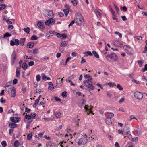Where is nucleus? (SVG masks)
I'll return each instance as SVG.
<instances>
[{
  "instance_id": "f257e3e1",
  "label": "nucleus",
  "mask_w": 147,
  "mask_h": 147,
  "mask_svg": "<svg viewBox=\"0 0 147 147\" xmlns=\"http://www.w3.org/2000/svg\"><path fill=\"white\" fill-rule=\"evenodd\" d=\"M75 141L79 145H84L87 142V136H84L79 133L74 134Z\"/></svg>"
},
{
  "instance_id": "f03ea898",
  "label": "nucleus",
  "mask_w": 147,
  "mask_h": 147,
  "mask_svg": "<svg viewBox=\"0 0 147 147\" xmlns=\"http://www.w3.org/2000/svg\"><path fill=\"white\" fill-rule=\"evenodd\" d=\"M75 20L78 25L83 26L84 25V19L80 13H77L76 14Z\"/></svg>"
},
{
  "instance_id": "7ed1b4c3",
  "label": "nucleus",
  "mask_w": 147,
  "mask_h": 147,
  "mask_svg": "<svg viewBox=\"0 0 147 147\" xmlns=\"http://www.w3.org/2000/svg\"><path fill=\"white\" fill-rule=\"evenodd\" d=\"M107 59L109 61H116L118 60V57L114 53L108 54L106 57Z\"/></svg>"
},
{
  "instance_id": "20e7f679",
  "label": "nucleus",
  "mask_w": 147,
  "mask_h": 147,
  "mask_svg": "<svg viewBox=\"0 0 147 147\" xmlns=\"http://www.w3.org/2000/svg\"><path fill=\"white\" fill-rule=\"evenodd\" d=\"M6 90L7 91L8 93H11V96L14 97L16 96V90L15 88L11 87V86H8L6 88Z\"/></svg>"
},
{
  "instance_id": "39448f33",
  "label": "nucleus",
  "mask_w": 147,
  "mask_h": 147,
  "mask_svg": "<svg viewBox=\"0 0 147 147\" xmlns=\"http://www.w3.org/2000/svg\"><path fill=\"white\" fill-rule=\"evenodd\" d=\"M83 83L85 86L89 88L90 90H93L94 89V87L92 85V82L90 80L84 81Z\"/></svg>"
},
{
  "instance_id": "423d86ee",
  "label": "nucleus",
  "mask_w": 147,
  "mask_h": 147,
  "mask_svg": "<svg viewBox=\"0 0 147 147\" xmlns=\"http://www.w3.org/2000/svg\"><path fill=\"white\" fill-rule=\"evenodd\" d=\"M43 15L49 18L53 17V11L49 10H44L43 11Z\"/></svg>"
},
{
  "instance_id": "0eeeda50",
  "label": "nucleus",
  "mask_w": 147,
  "mask_h": 147,
  "mask_svg": "<svg viewBox=\"0 0 147 147\" xmlns=\"http://www.w3.org/2000/svg\"><path fill=\"white\" fill-rule=\"evenodd\" d=\"M55 23V21L52 18H50L49 19L46 20L45 22L46 25L49 26Z\"/></svg>"
},
{
  "instance_id": "6e6552de",
  "label": "nucleus",
  "mask_w": 147,
  "mask_h": 147,
  "mask_svg": "<svg viewBox=\"0 0 147 147\" xmlns=\"http://www.w3.org/2000/svg\"><path fill=\"white\" fill-rule=\"evenodd\" d=\"M134 95L136 98L138 99H142L143 97L142 93L139 92H136L134 93Z\"/></svg>"
},
{
  "instance_id": "1a4fd4ad",
  "label": "nucleus",
  "mask_w": 147,
  "mask_h": 147,
  "mask_svg": "<svg viewBox=\"0 0 147 147\" xmlns=\"http://www.w3.org/2000/svg\"><path fill=\"white\" fill-rule=\"evenodd\" d=\"M63 78H57L56 80L57 85L56 86V88H59L63 84L62 81Z\"/></svg>"
},
{
  "instance_id": "9d476101",
  "label": "nucleus",
  "mask_w": 147,
  "mask_h": 147,
  "mask_svg": "<svg viewBox=\"0 0 147 147\" xmlns=\"http://www.w3.org/2000/svg\"><path fill=\"white\" fill-rule=\"evenodd\" d=\"M16 53L15 51H14L11 55V61L12 64L14 63V62L16 61Z\"/></svg>"
},
{
  "instance_id": "9b49d317",
  "label": "nucleus",
  "mask_w": 147,
  "mask_h": 147,
  "mask_svg": "<svg viewBox=\"0 0 147 147\" xmlns=\"http://www.w3.org/2000/svg\"><path fill=\"white\" fill-rule=\"evenodd\" d=\"M88 107V106L87 105H85L84 107V108L87 113V115H88L90 113H92L91 110L92 108V107L90 106L89 108Z\"/></svg>"
},
{
  "instance_id": "f8f14e48",
  "label": "nucleus",
  "mask_w": 147,
  "mask_h": 147,
  "mask_svg": "<svg viewBox=\"0 0 147 147\" xmlns=\"http://www.w3.org/2000/svg\"><path fill=\"white\" fill-rule=\"evenodd\" d=\"M56 35L57 37L61 39L65 38L67 37L66 34H61L60 33H58Z\"/></svg>"
},
{
  "instance_id": "ddd939ff",
  "label": "nucleus",
  "mask_w": 147,
  "mask_h": 147,
  "mask_svg": "<svg viewBox=\"0 0 147 147\" xmlns=\"http://www.w3.org/2000/svg\"><path fill=\"white\" fill-rule=\"evenodd\" d=\"M20 118L18 117H11L10 118V120L14 123L20 121Z\"/></svg>"
},
{
  "instance_id": "4468645a",
  "label": "nucleus",
  "mask_w": 147,
  "mask_h": 147,
  "mask_svg": "<svg viewBox=\"0 0 147 147\" xmlns=\"http://www.w3.org/2000/svg\"><path fill=\"white\" fill-rule=\"evenodd\" d=\"M112 119L106 118L105 119V122L106 124L108 125L112 124Z\"/></svg>"
},
{
  "instance_id": "2eb2a0df",
  "label": "nucleus",
  "mask_w": 147,
  "mask_h": 147,
  "mask_svg": "<svg viewBox=\"0 0 147 147\" xmlns=\"http://www.w3.org/2000/svg\"><path fill=\"white\" fill-rule=\"evenodd\" d=\"M37 25L41 29H43L44 28L43 23L42 22L39 21L37 23Z\"/></svg>"
},
{
  "instance_id": "dca6fc26",
  "label": "nucleus",
  "mask_w": 147,
  "mask_h": 147,
  "mask_svg": "<svg viewBox=\"0 0 147 147\" xmlns=\"http://www.w3.org/2000/svg\"><path fill=\"white\" fill-rule=\"evenodd\" d=\"M84 57H87L88 56H91L92 55V54L90 51H88L87 52H85L84 53Z\"/></svg>"
},
{
  "instance_id": "f3484780",
  "label": "nucleus",
  "mask_w": 147,
  "mask_h": 147,
  "mask_svg": "<svg viewBox=\"0 0 147 147\" xmlns=\"http://www.w3.org/2000/svg\"><path fill=\"white\" fill-rule=\"evenodd\" d=\"M54 34H55L56 35L57 34L54 31H49L47 33V35H48V37H49L52 36Z\"/></svg>"
},
{
  "instance_id": "a211bd4d",
  "label": "nucleus",
  "mask_w": 147,
  "mask_h": 147,
  "mask_svg": "<svg viewBox=\"0 0 147 147\" xmlns=\"http://www.w3.org/2000/svg\"><path fill=\"white\" fill-rule=\"evenodd\" d=\"M42 79L43 80L45 81L46 80H51V78L49 77L46 76L45 74H42Z\"/></svg>"
},
{
  "instance_id": "6ab92c4d",
  "label": "nucleus",
  "mask_w": 147,
  "mask_h": 147,
  "mask_svg": "<svg viewBox=\"0 0 147 147\" xmlns=\"http://www.w3.org/2000/svg\"><path fill=\"white\" fill-rule=\"evenodd\" d=\"M66 142H62L59 143L60 146L61 147H67L68 145L66 144Z\"/></svg>"
},
{
  "instance_id": "aec40b11",
  "label": "nucleus",
  "mask_w": 147,
  "mask_h": 147,
  "mask_svg": "<svg viewBox=\"0 0 147 147\" xmlns=\"http://www.w3.org/2000/svg\"><path fill=\"white\" fill-rule=\"evenodd\" d=\"M141 131L140 129H136L134 131V134H136L137 136H138L140 134Z\"/></svg>"
},
{
  "instance_id": "412c9836",
  "label": "nucleus",
  "mask_w": 147,
  "mask_h": 147,
  "mask_svg": "<svg viewBox=\"0 0 147 147\" xmlns=\"http://www.w3.org/2000/svg\"><path fill=\"white\" fill-rule=\"evenodd\" d=\"M126 52L128 54L131 55L132 53V49L129 47L127 49V51H126Z\"/></svg>"
},
{
  "instance_id": "4be33fe9",
  "label": "nucleus",
  "mask_w": 147,
  "mask_h": 147,
  "mask_svg": "<svg viewBox=\"0 0 147 147\" xmlns=\"http://www.w3.org/2000/svg\"><path fill=\"white\" fill-rule=\"evenodd\" d=\"M115 44L117 46L120 47L122 45V43L121 42L116 40L115 42Z\"/></svg>"
},
{
  "instance_id": "5701e85b",
  "label": "nucleus",
  "mask_w": 147,
  "mask_h": 147,
  "mask_svg": "<svg viewBox=\"0 0 147 147\" xmlns=\"http://www.w3.org/2000/svg\"><path fill=\"white\" fill-rule=\"evenodd\" d=\"M34 45L33 43L32 42H29L27 44V46L29 48H32Z\"/></svg>"
},
{
  "instance_id": "b1692460",
  "label": "nucleus",
  "mask_w": 147,
  "mask_h": 147,
  "mask_svg": "<svg viewBox=\"0 0 147 147\" xmlns=\"http://www.w3.org/2000/svg\"><path fill=\"white\" fill-rule=\"evenodd\" d=\"M9 126L10 128H13L16 127L17 124L13 123H11L9 124Z\"/></svg>"
},
{
  "instance_id": "393cba45",
  "label": "nucleus",
  "mask_w": 147,
  "mask_h": 147,
  "mask_svg": "<svg viewBox=\"0 0 147 147\" xmlns=\"http://www.w3.org/2000/svg\"><path fill=\"white\" fill-rule=\"evenodd\" d=\"M107 113L109 114L107 117V118L111 119V118L113 117L114 116V114L111 112H107Z\"/></svg>"
},
{
  "instance_id": "a878e982",
  "label": "nucleus",
  "mask_w": 147,
  "mask_h": 147,
  "mask_svg": "<svg viewBox=\"0 0 147 147\" xmlns=\"http://www.w3.org/2000/svg\"><path fill=\"white\" fill-rule=\"evenodd\" d=\"M16 77L18 78H19L20 76V70H18V68H16Z\"/></svg>"
},
{
  "instance_id": "bb28decb",
  "label": "nucleus",
  "mask_w": 147,
  "mask_h": 147,
  "mask_svg": "<svg viewBox=\"0 0 147 147\" xmlns=\"http://www.w3.org/2000/svg\"><path fill=\"white\" fill-rule=\"evenodd\" d=\"M20 44L21 46H23L24 45L25 41V38H21L20 40Z\"/></svg>"
},
{
  "instance_id": "cd10ccee",
  "label": "nucleus",
  "mask_w": 147,
  "mask_h": 147,
  "mask_svg": "<svg viewBox=\"0 0 147 147\" xmlns=\"http://www.w3.org/2000/svg\"><path fill=\"white\" fill-rule=\"evenodd\" d=\"M22 67L24 70H26L27 68V64L26 63H23L22 64Z\"/></svg>"
},
{
  "instance_id": "c85d7f7f",
  "label": "nucleus",
  "mask_w": 147,
  "mask_h": 147,
  "mask_svg": "<svg viewBox=\"0 0 147 147\" xmlns=\"http://www.w3.org/2000/svg\"><path fill=\"white\" fill-rule=\"evenodd\" d=\"M92 53L94 55V56L97 58H99V55L97 53V52L95 51H92Z\"/></svg>"
},
{
  "instance_id": "c756f323",
  "label": "nucleus",
  "mask_w": 147,
  "mask_h": 147,
  "mask_svg": "<svg viewBox=\"0 0 147 147\" xmlns=\"http://www.w3.org/2000/svg\"><path fill=\"white\" fill-rule=\"evenodd\" d=\"M11 36V35L8 32H7L4 34L3 37L5 38L7 37H10Z\"/></svg>"
},
{
  "instance_id": "7c9ffc66",
  "label": "nucleus",
  "mask_w": 147,
  "mask_h": 147,
  "mask_svg": "<svg viewBox=\"0 0 147 147\" xmlns=\"http://www.w3.org/2000/svg\"><path fill=\"white\" fill-rule=\"evenodd\" d=\"M6 5L5 4H2L0 5V10L4 9L6 7Z\"/></svg>"
},
{
  "instance_id": "2f4dec72",
  "label": "nucleus",
  "mask_w": 147,
  "mask_h": 147,
  "mask_svg": "<svg viewBox=\"0 0 147 147\" xmlns=\"http://www.w3.org/2000/svg\"><path fill=\"white\" fill-rule=\"evenodd\" d=\"M63 11L64 13L65 16H67L69 12V10L68 9H66L63 10Z\"/></svg>"
},
{
  "instance_id": "473e14b6",
  "label": "nucleus",
  "mask_w": 147,
  "mask_h": 147,
  "mask_svg": "<svg viewBox=\"0 0 147 147\" xmlns=\"http://www.w3.org/2000/svg\"><path fill=\"white\" fill-rule=\"evenodd\" d=\"M61 115V114L59 112H57L55 113L56 117L57 119L60 118Z\"/></svg>"
},
{
  "instance_id": "72a5a7b5",
  "label": "nucleus",
  "mask_w": 147,
  "mask_h": 147,
  "mask_svg": "<svg viewBox=\"0 0 147 147\" xmlns=\"http://www.w3.org/2000/svg\"><path fill=\"white\" fill-rule=\"evenodd\" d=\"M20 143L18 140L14 142V145L15 147H18L19 146Z\"/></svg>"
},
{
  "instance_id": "f704fd0d",
  "label": "nucleus",
  "mask_w": 147,
  "mask_h": 147,
  "mask_svg": "<svg viewBox=\"0 0 147 147\" xmlns=\"http://www.w3.org/2000/svg\"><path fill=\"white\" fill-rule=\"evenodd\" d=\"M26 32L27 34H28L30 32V28L29 27H27L24 28L23 29Z\"/></svg>"
},
{
  "instance_id": "c9c22d12",
  "label": "nucleus",
  "mask_w": 147,
  "mask_h": 147,
  "mask_svg": "<svg viewBox=\"0 0 147 147\" xmlns=\"http://www.w3.org/2000/svg\"><path fill=\"white\" fill-rule=\"evenodd\" d=\"M67 45V44L65 43V41L62 42L61 43L60 46L61 47H64Z\"/></svg>"
},
{
  "instance_id": "e433bc0d",
  "label": "nucleus",
  "mask_w": 147,
  "mask_h": 147,
  "mask_svg": "<svg viewBox=\"0 0 147 147\" xmlns=\"http://www.w3.org/2000/svg\"><path fill=\"white\" fill-rule=\"evenodd\" d=\"M71 1L73 4V5L74 6H76L77 5V0H71Z\"/></svg>"
},
{
  "instance_id": "4c0bfd02",
  "label": "nucleus",
  "mask_w": 147,
  "mask_h": 147,
  "mask_svg": "<svg viewBox=\"0 0 147 147\" xmlns=\"http://www.w3.org/2000/svg\"><path fill=\"white\" fill-rule=\"evenodd\" d=\"M84 77L85 78H89V79L88 80H91L92 79L90 75L89 74L85 75H84Z\"/></svg>"
},
{
  "instance_id": "58836bf2",
  "label": "nucleus",
  "mask_w": 147,
  "mask_h": 147,
  "mask_svg": "<svg viewBox=\"0 0 147 147\" xmlns=\"http://www.w3.org/2000/svg\"><path fill=\"white\" fill-rule=\"evenodd\" d=\"M38 53V49H37L35 48L34 49L33 51V53L34 54H36Z\"/></svg>"
},
{
  "instance_id": "ea45409f",
  "label": "nucleus",
  "mask_w": 147,
  "mask_h": 147,
  "mask_svg": "<svg viewBox=\"0 0 147 147\" xmlns=\"http://www.w3.org/2000/svg\"><path fill=\"white\" fill-rule=\"evenodd\" d=\"M115 34L118 35L120 38L122 37V34L116 31L115 32Z\"/></svg>"
},
{
  "instance_id": "a19ab883",
  "label": "nucleus",
  "mask_w": 147,
  "mask_h": 147,
  "mask_svg": "<svg viewBox=\"0 0 147 147\" xmlns=\"http://www.w3.org/2000/svg\"><path fill=\"white\" fill-rule=\"evenodd\" d=\"M117 88L119 90H121L123 89V87L119 84H118L117 85Z\"/></svg>"
},
{
  "instance_id": "79ce46f5",
  "label": "nucleus",
  "mask_w": 147,
  "mask_h": 147,
  "mask_svg": "<svg viewBox=\"0 0 147 147\" xmlns=\"http://www.w3.org/2000/svg\"><path fill=\"white\" fill-rule=\"evenodd\" d=\"M36 78L37 82L39 81L40 80L41 77L39 75H38L36 76Z\"/></svg>"
},
{
  "instance_id": "37998d69",
  "label": "nucleus",
  "mask_w": 147,
  "mask_h": 147,
  "mask_svg": "<svg viewBox=\"0 0 147 147\" xmlns=\"http://www.w3.org/2000/svg\"><path fill=\"white\" fill-rule=\"evenodd\" d=\"M127 134V137L128 138H129V139H132V136L131 135L128 133V132H127V134Z\"/></svg>"
},
{
  "instance_id": "c03bdc74",
  "label": "nucleus",
  "mask_w": 147,
  "mask_h": 147,
  "mask_svg": "<svg viewBox=\"0 0 147 147\" xmlns=\"http://www.w3.org/2000/svg\"><path fill=\"white\" fill-rule=\"evenodd\" d=\"M125 98L124 97L121 98L119 101V103L121 104L125 100Z\"/></svg>"
},
{
  "instance_id": "a18cd8bd",
  "label": "nucleus",
  "mask_w": 147,
  "mask_h": 147,
  "mask_svg": "<svg viewBox=\"0 0 147 147\" xmlns=\"http://www.w3.org/2000/svg\"><path fill=\"white\" fill-rule=\"evenodd\" d=\"M43 133H39L38 135V139L40 138H42L43 136Z\"/></svg>"
},
{
  "instance_id": "49530a36",
  "label": "nucleus",
  "mask_w": 147,
  "mask_h": 147,
  "mask_svg": "<svg viewBox=\"0 0 147 147\" xmlns=\"http://www.w3.org/2000/svg\"><path fill=\"white\" fill-rule=\"evenodd\" d=\"M1 144L3 147H5L7 145L6 142L5 141H3L1 143Z\"/></svg>"
},
{
  "instance_id": "de8ad7c7",
  "label": "nucleus",
  "mask_w": 147,
  "mask_h": 147,
  "mask_svg": "<svg viewBox=\"0 0 147 147\" xmlns=\"http://www.w3.org/2000/svg\"><path fill=\"white\" fill-rule=\"evenodd\" d=\"M61 95L63 97L65 98L67 96V92L66 91L62 93Z\"/></svg>"
},
{
  "instance_id": "09e8293b",
  "label": "nucleus",
  "mask_w": 147,
  "mask_h": 147,
  "mask_svg": "<svg viewBox=\"0 0 147 147\" xmlns=\"http://www.w3.org/2000/svg\"><path fill=\"white\" fill-rule=\"evenodd\" d=\"M37 39V37L35 35H33L31 38V40H35Z\"/></svg>"
},
{
  "instance_id": "8fccbe9b",
  "label": "nucleus",
  "mask_w": 147,
  "mask_h": 147,
  "mask_svg": "<svg viewBox=\"0 0 147 147\" xmlns=\"http://www.w3.org/2000/svg\"><path fill=\"white\" fill-rule=\"evenodd\" d=\"M114 7L117 13L118 14L120 13V10L118 7L116 5H114Z\"/></svg>"
},
{
  "instance_id": "3c124183",
  "label": "nucleus",
  "mask_w": 147,
  "mask_h": 147,
  "mask_svg": "<svg viewBox=\"0 0 147 147\" xmlns=\"http://www.w3.org/2000/svg\"><path fill=\"white\" fill-rule=\"evenodd\" d=\"M30 115V116L31 117V118H33L36 116V114L34 113H31Z\"/></svg>"
},
{
  "instance_id": "603ef678",
  "label": "nucleus",
  "mask_w": 147,
  "mask_h": 147,
  "mask_svg": "<svg viewBox=\"0 0 147 147\" xmlns=\"http://www.w3.org/2000/svg\"><path fill=\"white\" fill-rule=\"evenodd\" d=\"M43 119H44L45 121H49L52 120V119H51L50 118L44 117L43 118Z\"/></svg>"
},
{
  "instance_id": "864d4df0",
  "label": "nucleus",
  "mask_w": 147,
  "mask_h": 147,
  "mask_svg": "<svg viewBox=\"0 0 147 147\" xmlns=\"http://www.w3.org/2000/svg\"><path fill=\"white\" fill-rule=\"evenodd\" d=\"M14 42L15 43V45H18L19 43V41L17 39H15V40Z\"/></svg>"
},
{
  "instance_id": "5fc2aeb1",
  "label": "nucleus",
  "mask_w": 147,
  "mask_h": 147,
  "mask_svg": "<svg viewBox=\"0 0 147 147\" xmlns=\"http://www.w3.org/2000/svg\"><path fill=\"white\" fill-rule=\"evenodd\" d=\"M107 84L109 85L110 87H113L114 86V84L113 83L109 82L106 84V85Z\"/></svg>"
},
{
  "instance_id": "6e6d98bb",
  "label": "nucleus",
  "mask_w": 147,
  "mask_h": 147,
  "mask_svg": "<svg viewBox=\"0 0 147 147\" xmlns=\"http://www.w3.org/2000/svg\"><path fill=\"white\" fill-rule=\"evenodd\" d=\"M129 47V46L125 45L123 46V48L125 51H127V49Z\"/></svg>"
},
{
  "instance_id": "4d7b16f0",
  "label": "nucleus",
  "mask_w": 147,
  "mask_h": 147,
  "mask_svg": "<svg viewBox=\"0 0 147 147\" xmlns=\"http://www.w3.org/2000/svg\"><path fill=\"white\" fill-rule=\"evenodd\" d=\"M32 134H29L27 135V138L29 140L31 139L32 138Z\"/></svg>"
},
{
  "instance_id": "13d9d810",
  "label": "nucleus",
  "mask_w": 147,
  "mask_h": 147,
  "mask_svg": "<svg viewBox=\"0 0 147 147\" xmlns=\"http://www.w3.org/2000/svg\"><path fill=\"white\" fill-rule=\"evenodd\" d=\"M142 70L143 72H144L145 71L147 70V64L145 65L144 68H142Z\"/></svg>"
},
{
  "instance_id": "bf43d9fd",
  "label": "nucleus",
  "mask_w": 147,
  "mask_h": 147,
  "mask_svg": "<svg viewBox=\"0 0 147 147\" xmlns=\"http://www.w3.org/2000/svg\"><path fill=\"white\" fill-rule=\"evenodd\" d=\"M25 118L27 119L28 120H29L31 118V117L30 116V115H26L25 116Z\"/></svg>"
},
{
  "instance_id": "052dcab7",
  "label": "nucleus",
  "mask_w": 147,
  "mask_h": 147,
  "mask_svg": "<svg viewBox=\"0 0 147 147\" xmlns=\"http://www.w3.org/2000/svg\"><path fill=\"white\" fill-rule=\"evenodd\" d=\"M76 21L75 20H74L72 21L71 23L69 24L68 25V27H69L70 26H71L73 25L75 23Z\"/></svg>"
},
{
  "instance_id": "680f3d73",
  "label": "nucleus",
  "mask_w": 147,
  "mask_h": 147,
  "mask_svg": "<svg viewBox=\"0 0 147 147\" xmlns=\"http://www.w3.org/2000/svg\"><path fill=\"white\" fill-rule=\"evenodd\" d=\"M107 96L109 98H111L112 96L111 94L109 92H108L107 93Z\"/></svg>"
},
{
  "instance_id": "e2e57ef3",
  "label": "nucleus",
  "mask_w": 147,
  "mask_h": 147,
  "mask_svg": "<svg viewBox=\"0 0 147 147\" xmlns=\"http://www.w3.org/2000/svg\"><path fill=\"white\" fill-rule=\"evenodd\" d=\"M110 11L111 13H112L113 16H114L115 15V12L113 9L111 8L110 9Z\"/></svg>"
},
{
  "instance_id": "0e129e2a",
  "label": "nucleus",
  "mask_w": 147,
  "mask_h": 147,
  "mask_svg": "<svg viewBox=\"0 0 147 147\" xmlns=\"http://www.w3.org/2000/svg\"><path fill=\"white\" fill-rule=\"evenodd\" d=\"M20 109L21 110H23L24 109V107H25V105L24 103H22L20 105Z\"/></svg>"
},
{
  "instance_id": "69168bd1",
  "label": "nucleus",
  "mask_w": 147,
  "mask_h": 147,
  "mask_svg": "<svg viewBox=\"0 0 147 147\" xmlns=\"http://www.w3.org/2000/svg\"><path fill=\"white\" fill-rule=\"evenodd\" d=\"M6 100H4L3 97H2L0 99V102L2 103H4L5 102Z\"/></svg>"
},
{
  "instance_id": "338daca9",
  "label": "nucleus",
  "mask_w": 147,
  "mask_h": 147,
  "mask_svg": "<svg viewBox=\"0 0 147 147\" xmlns=\"http://www.w3.org/2000/svg\"><path fill=\"white\" fill-rule=\"evenodd\" d=\"M34 64V62L33 61H30L28 63V65L30 66H31L33 65Z\"/></svg>"
},
{
  "instance_id": "774afa93",
  "label": "nucleus",
  "mask_w": 147,
  "mask_h": 147,
  "mask_svg": "<svg viewBox=\"0 0 147 147\" xmlns=\"http://www.w3.org/2000/svg\"><path fill=\"white\" fill-rule=\"evenodd\" d=\"M47 145V147H54L53 144L51 143H49Z\"/></svg>"
}]
</instances>
